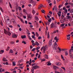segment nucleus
Segmentation results:
<instances>
[{"label": "nucleus", "mask_w": 73, "mask_h": 73, "mask_svg": "<svg viewBox=\"0 0 73 73\" xmlns=\"http://www.w3.org/2000/svg\"><path fill=\"white\" fill-rule=\"evenodd\" d=\"M56 58L57 60H58L59 59L58 57V56H56Z\"/></svg>", "instance_id": "64"}, {"label": "nucleus", "mask_w": 73, "mask_h": 73, "mask_svg": "<svg viewBox=\"0 0 73 73\" xmlns=\"http://www.w3.org/2000/svg\"><path fill=\"white\" fill-rule=\"evenodd\" d=\"M44 56L47 59H48V55L45 54L44 55Z\"/></svg>", "instance_id": "20"}, {"label": "nucleus", "mask_w": 73, "mask_h": 73, "mask_svg": "<svg viewBox=\"0 0 73 73\" xmlns=\"http://www.w3.org/2000/svg\"><path fill=\"white\" fill-rule=\"evenodd\" d=\"M54 9H55L56 11H57V8L56 7V6H54L52 9L53 11H54Z\"/></svg>", "instance_id": "9"}, {"label": "nucleus", "mask_w": 73, "mask_h": 73, "mask_svg": "<svg viewBox=\"0 0 73 73\" xmlns=\"http://www.w3.org/2000/svg\"><path fill=\"white\" fill-rule=\"evenodd\" d=\"M27 36H28V38L30 40H32V38H31V37H30V35H27Z\"/></svg>", "instance_id": "34"}, {"label": "nucleus", "mask_w": 73, "mask_h": 73, "mask_svg": "<svg viewBox=\"0 0 73 73\" xmlns=\"http://www.w3.org/2000/svg\"><path fill=\"white\" fill-rule=\"evenodd\" d=\"M30 3H31V4H33V3H34V1H33V0H30Z\"/></svg>", "instance_id": "18"}, {"label": "nucleus", "mask_w": 73, "mask_h": 73, "mask_svg": "<svg viewBox=\"0 0 73 73\" xmlns=\"http://www.w3.org/2000/svg\"><path fill=\"white\" fill-rule=\"evenodd\" d=\"M64 11L65 12L64 13H66L68 12V10H67V9H66Z\"/></svg>", "instance_id": "48"}, {"label": "nucleus", "mask_w": 73, "mask_h": 73, "mask_svg": "<svg viewBox=\"0 0 73 73\" xmlns=\"http://www.w3.org/2000/svg\"><path fill=\"white\" fill-rule=\"evenodd\" d=\"M57 14L58 15L59 17H60V16H61V14H59V13H57Z\"/></svg>", "instance_id": "61"}, {"label": "nucleus", "mask_w": 73, "mask_h": 73, "mask_svg": "<svg viewBox=\"0 0 73 73\" xmlns=\"http://www.w3.org/2000/svg\"><path fill=\"white\" fill-rule=\"evenodd\" d=\"M35 50H36V48H33V49L32 50V51H35Z\"/></svg>", "instance_id": "52"}, {"label": "nucleus", "mask_w": 73, "mask_h": 73, "mask_svg": "<svg viewBox=\"0 0 73 73\" xmlns=\"http://www.w3.org/2000/svg\"><path fill=\"white\" fill-rule=\"evenodd\" d=\"M10 48V47H9V46L7 47V49H6V51H8V50H9Z\"/></svg>", "instance_id": "28"}, {"label": "nucleus", "mask_w": 73, "mask_h": 73, "mask_svg": "<svg viewBox=\"0 0 73 73\" xmlns=\"http://www.w3.org/2000/svg\"><path fill=\"white\" fill-rule=\"evenodd\" d=\"M70 13H73V9H71L70 12Z\"/></svg>", "instance_id": "29"}, {"label": "nucleus", "mask_w": 73, "mask_h": 73, "mask_svg": "<svg viewBox=\"0 0 73 73\" xmlns=\"http://www.w3.org/2000/svg\"><path fill=\"white\" fill-rule=\"evenodd\" d=\"M18 9L19 11H21V8L20 7H19Z\"/></svg>", "instance_id": "49"}, {"label": "nucleus", "mask_w": 73, "mask_h": 73, "mask_svg": "<svg viewBox=\"0 0 73 73\" xmlns=\"http://www.w3.org/2000/svg\"><path fill=\"white\" fill-rule=\"evenodd\" d=\"M68 5V3L67 2H66L65 4V5Z\"/></svg>", "instance_id": "60"}, {"label": "nucleus", "mask_w": 73, "mask_h": 73, "mask_svg": "<svg viewBox=\"0 0 73 73\" xmlns=\"http://www.w3.org/2000/svg\"><path fill=\"white\" fill-rule=\"evenodd\" d=\"M70 17H70V16H68L66 18L67 19H70Z\"/></svg>", "instance_id": "41"}, {"label": "nucleus", "mask_w": 73, "mask_h": 73, "mask_svg": "<svg viewBox=\"0 0 73 73\" xmlns=\"http://www.w3.org/2000/svg\"><path fill=\"white\" fill-rule=\"evenodd\" d=\"M54 40H56V42H58V41L59 39H58V38H57V37H55L54 38Z\"/></svg>", "instance_id": "10"}, {"label": "nucleus", "mask_w": 73, "mask_h": 73, "mask_svg": "<svg viewBox=\"0 0 73 73\" xmlns=\"http://www.w3.org/2000/svg\"><path fill=\"white\" fill-rule=\"evenodd\" d=\"M60 21V22L61 23H64V21L63 20L62 21V20H61Z\"/></svg>", "instance_id": "44"}, {"label": "nucleus", "mask_w": 73, "mask_h": 73, "mask_svg": "<svg viewBox=\"0 0 73 73\" xmlns=\"http://www.w3.org/2000/svg\"><path fill=\"white\" fill-rule=\"evenodd\" d=\"M13 66H15V65H16V64L15 63V62H13Z\"/></svg>", "instance_id": "33"}, {"label": "nucleus", "mask_w": 73, "mask_h": 73, "mask_svg": "<svg viewBox=\"0 0 73 73\" xmlns=\"http://www.w3.org/2000/svg\"><path fill=\"white\" fill-rule=\"evenodd\" d=\"M55 64L56 65H58V66H60L62 65L61 63L60 62H57Z\"/></svg>", "instance_id": "7"}, {"label": "nucleus", "mask_w": 73, "mask_h": 73, "mask_svg": "<svg viewBox=\"0 0 73 73\" xmlns=\"http://www.w3.org/2000/svg\"><path fill=\"white\" fill-rule=\"evenodd\" d=\"M58 50H59V51H59V52H61V51H62L61 49V48H59V47H58Z\"/></svg>", "instance_id": "26"}, {"label": "nucleus", "mask_w": 73, "mask_h": 73, "mask_svg": "<svg viewBox=\"0 0 73 73\" xmlns=\"http://www.w3.org/2000/svg\"><path fill=\"white\" fill-rule=\"evenodd\" d=\"M41 56V54H39L38 55V58H40V56Z\"/></svg>", "instance_id": "51"}, {"label": "nucleus", "mask_w": 73, "mask_h": 73, "mask_svg": "<svg viewBox=\"0 0 73 73\" xmlns=\"http://www.w3.org/2000/svg\"><path fill=\"white\" fill-rule=\"evenodd\" d=\"M51 65V63L48 62V64H47V65L48 66H49V65Z\"/></svg>", "instance_id": "45"}, {"label": "nucleus", "mask_w": 73, "mask_h": 73, "mask_svg": "<svg viewBox=\"0 0 73 73\" xmlns=\"http://www.w3.org/2000/svg\"><path fill=\"white\" fill-rule=\"evenodd\" d=\"M35 54H32L31 55V56L32 57H33V56H35Z\"/></svg>", "instance_id": "57"}, {"label": "nucleus", "mask_w": 73, "mask_h": 73, "mask_svg": "<svg viewBox=\"0 0 73 73\" xmlns=\"http://www.w3.org/2000/svg\"><path fill=\"white\" fill-rule=\"evenodd\" d=\"M2 60L3 61H7V59H6V58H3V59H2Z\"/></svg>", "instance_id": "17"}, {"label": "nucleus", "mask_w": 73, "mask_h": 73, "mask_svg": "<svg viewBox=\"0 0 73 73\" xmlns=\"http://www.w3.org/2000/svg\"><path fill=\"white\" fill-rule=\"evenodd\" d=\"M52 20V19L51 18H50L48 20V22L50 23V22H51V21Z\"/></svg>", "instance_id": "37"}, {"label": "nucleus", "mask_w": 73, "mask_h": 73, "mask_svg": "<svg viewBox=\"0 0 73 73\" xmlns=\"http://www.w3.org/2000/svg\"><path fill=\"white\" fill-rule=\"evenodd\" d=\"M41 38H41V36H39L38 38V40H40V39H41Z\"/></svg>", "instance_id": "55"}, {"label": "nucleus", "mask_w": 73, "mask_h": 73, "mask_svg": "<svg viewBox=\"0 0 73 73\" xmlns=\"http://www.w3.org/2000/svg\"><path fill=\"white\" fill-rule=\"evenodd\" d=\"M49 36H50L49 35H47V38H50V37Z\"/></svg>", "instance_id": "63"}, {"label": "nucleus", "mask_w": 73, "mask_h": 73, "mask_svg": "<svg viewBox=\"0 0 73 73\" xmlns=\"http://www.w3.org/2000/svg\"><path fill=\"white\" fill-rule=\"evenodd\" d=\"M4 52V51L3 50H1L0 51V54H2V53H3Z\"/></svg>", "instance_id": "21"}, {"label": "nucleus", "mask_w": 73, "mask_h": 73, "mask_svg": "<svg viewBox=\"0 0 73 73\" xmlns=\"http://www.w3.org/2000/svg\"><path fill=\"white\" fill-rule=\"evenodd\" d=\"M65 25V23H63V24H62L61 25L60 27H64V26Z\"/></svg>", "instance_id": "27"}, {"label": "nucleus", "mask_w": 73, "mask_h": 73, "mask_svg": "<svg viewBox=\"0 0 73 73\" xmlns=\"http://www.w3.org/2000/svg\"><path fill=\"white\" fill-rule=\"evenodd\" d=\"M38 53H36V57H37V56H38Z\"/></svg>", "instance_id": "59"}, {"label": "nucleus", "mask_w": 73, "mask_h": 73, "mask_svg": "<svg viewBox=\"0 0 73 73\" xmlns=\"http://www.w3.org/2000/svg\"><path fill=\"white\" fill-rule=\"evenodd\" d=\"M57 46H54V47H53L54 50H57Z\"/></svg>", "instance_id": "13"}, {"label": "nucleus", "mask_w": 73, "mask_h": 73, "mask_svg": "<svg viewBox=\"0 0 73 73\" xmlns=\"http://www.w3.org/2000/svg\"><path fill=\"white\" fill-rule=\"evenodd\" d=\"M26 11V10H25V9H23V12H25Z\"/></svg>", "instance_id": "62"}, {"label": "nucleus", "mask_w": 73, "mask_h": 73, "mask_svg": "<svg viewBox=\"0 0 73 73\" xmlns=\"http://www.w3.org/2000/svg\"><path fill=\"white\" fill-rule=\"evenodd\" d=\"M10 53H13V50H12L11 49L10 50Z\"/></svg>", "instance_id": "36"}, {"label": "nucleus", "mask_w": 73, "mask_h": 73, "mask_svg": "<svg viewBox=\"0 0 73 73\" xmlns=\"http://www.w3.org/2000/svg\"><path fill=\"white\" fill-rule=\"evenodd\" d=\"M61 68H62V69H64V70H65V68L64 67H61Z\"/></svg>", "instance_id": "53"}, {"label": "nucleus", "mask_w": 73, "mask_h": 73, "mask_svg": "<svg viewBox=\"0 0 73 73\" xmlns=\"http://www.w3.org/2000/svg\"><path fill=\"white\" fill-rule=\"evenodd\" d=\"M35 12H35V10H33V11H32V13H33V15H35Z\"/></svg>", "instance_id": "35"}, {"label": "nucleus", "mask_w": 73, "mask_h": 73, "mask_svg": "<svg viewBox=\"0 0 73 73\" xmlns=\"http://www.w3.org/2000/svg\"><path fill=\"white\" fill-rule=\"evenodd\" d=\"M9 31H7L5 29H4V32L5 34H6V35H8L9 36H11V33Z\"/></svg>", "instance_id": "2"}, {"label": "nucleus", "mask_w": 73, "mask_h": 73, "mask_svg": "<svg viewBox=\"0 0 73 73\" xmlns=\"http://www.w3.org/2000/svg\"><path fill=\"white\" fill-rule=\"evenodd\" d=\"M35 45H37V46H38L39 45V43H38L37 42H35Z\"/></svg>", "instance_id": "25"}, {"label": "nucleus", "mask_w": 73, "mask_h": 73, "mask_svg": "<svg viewBox=\"0 0 73 73\" xmlns=\"http://www.w3.org/2000/svg\"><path fill=\"white\" fill-rule=\"evenodd\" d=\"M40 67L39 66H33L32 67L31 70V72L32 73H34V70L35 69H38V68H40Z\"/></svg>", "instance_id": "1"}, {"label": "nucleus", "mask_w": 73, "mask_h": 73, "mask_svg": "<svg viewBox=\"0 0 73 73\" xmlns=\"http://www.w3.org/2000/svg\"><path fill=\"white\" fill-rule=\"evenodd\" d=\"M35 19L36 21H38V20H39V19H38V17L35 16Z\"/></svg>", "instance_id": "19"}, {"label": "nucleus", "mask_w": 73, "mask_h": 73, "mask_svg": "<svg viewBox=\"0 0 73 73\" xmlns=\"http://www.w3.org/2000/svg\"><path fill=\"white\" fill-rule=\"evenodd\" d=\"M22 38H26V36L24 35L21 36Z\"/></svg>", "instance_id": "24"}, {"label": "nucleus", "mask_w": 73, "mask_h": 73, "mask_svg": "<svg viewBox=\"0 0 73 73\" xmlns=\"http://www.w3.org/2000/svg\"><path fill=\"white\" fill-rule=\"evenodd\" d=\"M52 28H53L54 27H56V26L54 25V23H52L51 25Z\"/></svg>", "instance_id": "12"}, {"label": "nucleus", "mask_w": 73, "mask_h": 73, "mask_svg": "<svg viewBox=\"0 0 73 73\" xmlns=\"http://www.w3.org/2000/svg\"><path fill=\"white\" fill-rule=\"evenodd\" d=\"M69 55H70V54H72L71 53V50H70L69 51Z\"/></svg>", "instance_id": "50"}, {"label": "nucleus", "mask_w": 73, "mask_h": 73, "mask_svg": "<svg viewBox=\"0 0 73 73\" xmlns=\"http://www.w3.org/2000/svg\"><path fill=\"white\" fill-rule=\"evenodd\" d=\"M64 17H65L64 15H62L61 16V19H64Z\"/></svg>", "instance_id": "32"}, {"label": "nucleus", "mask_w": 73, "mask_h": 73, "mask_svg": "<svg viewBox=\"0 0 73 73\" xmlns=\"http://www.w3.org/2000/svg\"><path fill=\"white\" fill-rule=\"evenodd\" d=\"M53 69L54 70H56V69H57H57H59V68L58 67V66H53Z\"/></svg>", "instance_id": "8"}, {"label": "nucleus", "mask_w": 73, "mask_h": 73, "mask_svg": "<svg viewBox=\"0 0 73 73\" xmlns=\"http://www.w3.org/2000/svg\"><path fill=\"white\" fill-rule=\"evenodd\" d=\"M14 42L12 41L11 42L10 44H14Z\"/></svg>", "instance_id": "56"}, {"label": "nucleus", "mask_w": 73, "mask_h": 73, "mask_svg": "<svg viewBox=\"0 0 73 73\" xmlns=\"http://www.w3.org/2000/svg\"><path fill=\"white\" fill-rule=\"evenodd\" d=\"M12 37L13 38H16L17 37V36L16 34L13 35Z\"/></svg>", "instance_id": "11"}, {"label": "nucleus", "mask_w": 73, "mask_h": 73, "mask_svg": "<svg viewBox=\"0 0 73 73\" xmlns=\"http://www.w3.org/2000/svg\"><path fill=\"white\" fill-rule=\"evenodd\" d=\"M0 24L1 25H2V26H3V23H2V21H1V23H0Z\"/></svg>", "instance_id": "54"}, {"label": "nucleus", "mask_w": 73, "mask_h": 73, "mask_svg": "<svg viewBox=\"0 0 73 73\" xmlns=\"http://www.w3.org/2000/svg\"><path fill=\"white\" fill-rule=\"evenodd\" d=\"M65 55L66 56H68V51L66 50H65Z\"/></svg>", "instance_id": "14"}, {"label": "nucleus", "mask_w": 73, "mask_h": 73, "mask_svg": "<svg viewBox=\"0 0 73 73\" xmlns=\"http://www.w3.org/2000/svg\"><path fill=\"white\" fill-rule=\"evenodd\" d=\"M48 45H46L45 46H43L41 48V50L42 51V49H45L46 50L47 49H48Z\"/></svg>", "instance_id": "5"}, {"label": "nucleus", "mask_w": 73, "mask_h": 73, "mask_svg": "<svg viewBox=\"0 0 73 73\" xmlns=\"http://www.w3.org/2000/svg\"><path fill=\"white\" fill-rule=\"evenodd\" d=\"M20 20H21V22L23 23H24V21H23V20L22 19H20Z\"/></svg>", "instance_id": "47"}, {"label": "nucleus", "mask_w": 73, "mask_h": 73, "mask_svg": "<svg viewBox=\"0 0 73 73\" xmlns=\"http://www.w3.org/2000/svg\"><path fill=\"white\" fill-rule=\"evenodd\" d=\"M9 4L10 7L11 8H12V5H11V3H10V2H9Z\"/></svg>", "instance_id": "42"}, {"label": "nucleus", "mask_w": 73, "mask_h": 73, "mask_svg": "<svg viewBox=\"0 0 73 73\" xmlns=\"http://www.w3.org/2000/svg\"><path fill=\"white\" fill-rule=\"evenodd\" d=\"M22 43H24V44H27V43L25 42H24V41H23L22 42Z\"/></svg>", "instance_id": "58"}, {"label": "nucleus", "mask_w": 73, "mask_h": 73, "mask_svg": "<svg viewBox=\"0 0 73 73\" xmlns=\"http://www.w3.org/2000/svg\"><path fill=\"white\" fill-rule=\"evenodd\" d=\"M56 45L57 47L58 46V45H57V43L56 42H54V46H56Z\"/></svg>", "instance_id": "31"}, {"label": "nucleus", "mask_w": 73, "mask_h": 73, "mask_svg": "<svg viewBox=\"0 0 73 73\" xmlns=\"http://www.w3.org/2000/svg\"><path fill=\"white\" fill-rule=\"evenodd\" d=\"M42 13H45V11H44V10H42L41 11Z\"/></svg>", "instance_id": "40"}, {"label": "nucleus", "mask_w": 73, "mask_h": 73, "mask_svg": "<svg viewBox=\"0 0 73 73\" xmlns=\"http://www.w3.org/2000/svg\"><path fill=\"white\" fill-rule=\"evenodd\" d=\"M52 40H53V39H52L49 41L48 42V46L49 47H50L52 45Z\"/></svg>", "instance_id": "4"}, {"label": "nucleus", "mask_w": 73, "mask_h": 73, "mask_svg": "<svg viewBox=\"0 0 73 73\" xmlns=\"http://www.w3.org/2000/svg\"><path fill=\"white\" fill-rule=\"evenodd\" d=\"M70 56L71 58H73V54H70Z\"/></svg>", "instance_id": "23"}, {"label": "nucleus", "mask_w": 73, "mask_h": 73, "mask_svg": "<svg viewBox=\"0 0 73 73\" xmlns=\"http://www.w3.org/2000/svg\"><path fill=\"white\" fill-rule=\"evenodd\" d=\"M0 9L1 11V12H4V11H3V9H2V8H1V7H0Z\"/></svg>", "instance_id": "38"}, {"label": "nucleus", "mask_w": 73, "mask_h": 73, "mask_svg": "<svg viewBox=\"0 0 73 73\" xmlns=\"http://www.w3.org/2000/svg\"><path fill=\"white\" fill-rule=\"evenodd\" d=\"M42 49L43 50V53H45V52H46V50H45V49H44V48H42Z\"/></svg>", "instance_id": "30"}, {"label": "nucleus", "mask_w": 73, "mask_h": 73, "mask_svg": "<svg viewBox=\"0 0 73 73\" xmlns=\"http://www.w3.org/2000/svg\"><path fill=\"white\" fill-rule=\"evenodd\" d=\"M23 59H21V60H19L18 61V63H21V62H23Z\"/></svg>", "instance_id": "22"}, {"label": "nucleus", "mask_w": 73, "mask_h": 73, "mask_svg": "<svg viewBox=\"0 0 73 73\" xmlns=\"http://www.w3.org/2000/svg\"><path fill=\"white\" fill-rule=\"evenodd\" d=\"M36 35L37 37H38V36H39V35H38V33H37V32H36Z\"/></svg>", "instance_id": "39"}, {"label": "nucleus", "mask_w": 73, "mask_h": 73, "mask_svg": "<svg viewBox=\"0 0 73 73\" xmlns=\"http://www.w3.org/2000/svg\"><path fill=\"white\" fill-rule=\"evenodd\" d=\"M42 7H43V5L42 4H41L40 5L38 9H41V8Z\"/></svg>", "instance_id": "16"}, {"label": "nucleus", "mask_w": 73, "mask_h": 73, "mask_svg": "<svg viewBox=\"0 0 73 73\" xmlns=\"http://www.w3.org/2000/svg\"><path fill=\"white\" fill-rule=\"evenodd\" d=\"M61 57L62 59H63V60H65V59H64V57L62 56V55H61Z\"/></svg>", "instance_id": "43"}, {"label": "nucleus", "mask_w": 73, "mask_h": 73, "mask_svg": "<svg viewBox=\"0 0 73 73\" xmlns=\"http://www.w3.org/2000/svg\"><path fill=\"white\" fill-rule=\"evenodd\" d=\"M44 23H45L46 25H49V24H50V23H49V22H45Z\"/></svg>", "instance_id": "15"}, {"label": "nucleus", "mask_w": 73, "mask_h": 73, "mask_svg": "<svg viewBox=\"0 0 73 73\" xmlns=\"http://www.w3.org/2000/svg\"><path fill=\"white\" fill-rule=\"evenodd\" d=\"M27 19L30 20L32 19V15L31 14H28L27 15Z\"/></svg>", "instance_id": "3"}, {"label": "nucleus", "mask_w": 73, "mask_h": 73, "mask_svg": "<svg viewBox=\"0 0 73 73\" xmlns=\"http://www.w3.org/2000/svg\"><path fill=\"white\" fill-rule=\"evenodd\" d=\"M46 60H45V59H44L41 60V62H42V61H45Z\"/></svg>", "instance_id": "46"}, {"label": "nucleus", "mask_w": 73, "mask_h": 73, "mask_svg": "<svg viewBox=\"0 0 73 73\" xmlns=\"http://www.w3.org/2000/svg\"><path fill=\"white\" fill-rule=\"evenodd\" d=\"M4 19L5 20H7V21H9V17L7 16H6L4 17Z\"/></svg>", "instance_id": "6"}]
</instances>
